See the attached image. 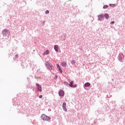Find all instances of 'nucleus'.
Instances as JSON below:
<instances>
[{
    "instance_id": "9",
    "label": "nucleus",
    "mask_w": 125,
    "mask_h": 125,
    "mask_svg": "<svg viewBox=\"0 0 125 125\" xmlns=\"http://www.w3.org/2000/svg\"><path fill=\"white\" fill-rule=\"evenodd\" d=\"M59 49L58 45H55L54 46V49L56 50V51H58V49Z\"/></svg>"
},
{
    "instance_id": "2",
    "label": "nucleus",
    "mask_w": 125,
    "mask_h": 125,
    "mask_svg": "<svg viewBox=\"0 0 125 125\" xmlns=\"http://www.w3.org/2000/svg\"><path fill=\"white\" fill-rule=\"evenodd\" d=\"M45 65H46V66H47V67L48 68V69H49V70H51V69L52 68V64H51V63H50L48 62H45Z\"/></svg>"
},
{
    "instance_id": "22",
    "label": "nucleus",
    "mask_w": 125,
    "mask_h": 125,
    "mask_svg": "<svg viewBox=\"0 0 125 125\" xmlns=\"http://www.w3.org/2000/svg\"><path fill=\"white\" fill-rule=\"evenodd\" d=\"M55 78H57V77H55Z\"/></svg>"
},
{
    "instance_id": "10",
    "label": "nucleus",
    "mask_w": 125,
    "mask_h": 125,
    "mask_svg": "<svg viewBox=\"0 0 125 125\" xmlns=\"http://www.w3.org/2000/svg\"><path fill=\"white\" fill-rule=\"evenodd\" d=\"M84 86L85 87H88V86H90V83H85Z\"/></svg>"
},
{
    "instance_id": "7",
    "label": "nucleus",
    "mask_w": 125,
    "mask_h": 125,
    "mask_svg": "<svg viewBox=\"0 0 125 125\" xmlns=\"http://www.w3.org/2000/svg\"><path fill=\"white\" fill-rule=\"evenodd\" d=\"M98 18H99V20L100 21H101V19H102V18H103V17H104V15L103 14H101V15H99L98 16Z\"/></svg>"
},
{
    "instance_id": "11",
    "label": "nucleus",
    "mask_w": 125,
    "mask_h": 125,
    "mask_svg": "<svg viewBox=\"0 0 125 125\" xmlns=\"http://www.w3.org/2000/svg\"><path fill=\"white\" fill-rule=\"evenodd\" d=\"M62 67H66L67 66V62H63L62 63Z\"/></svg>"
},
{
    "instance_id": "12",
    "label": "nucleus",
    "mask_w": 125,
    "mask_h": 125,
    "mask_svg": "<svg viewBox=\"0 0 125 125\" xmlns=\"http://www.w3.org/2000/svg\"><path fill=\"white\" fill-rule=\"evenodd\" d=\"M47 54H49V51L48 50L46 51L45 52L43 53V55H46Z\"/></svg>"
},
{
    "instance_id": "24",
    "label": "nucleus",
    "mask_w": 125,
    "mask_h": 125,
    "mask_svg": "<svg viewBox=\"0 0 125 125\" xmlns=\"http://www.w3.org/2000/svg\"><path fill=\"white\" fill-rule=\"evenodd\" d=\"M55 78H57V77H55Z\"/></svg>"
},
{
    "instance_id": "5",
    "label": "nucleus",
    "mask_w": 125,
    "mask_h": 125,
    "mask_svg": "<svg viewBox=\"0 0 125 125\" xmlns=\"http://www.w3.org/2000/svg\"><path fill=\"white\" fill-rule=\"evenodd\" d=\"M59 94L60 96H64V91L63 90L60 91L59 92Z\"/></svg>"
},
{
    "instance_id": "16",
    "label": "nucleus",
    "mask_w": 125,
    "mask_h": 125,
    "mask_svg": "<svg viewBox=\"0 0 125 125\" xmlns=\"http://www.w3.org/2000/svg\"><path fill=\"white\" fill-rule=\"evenodd\" d=\"M75 63H76V62L75 61H72L71 64L74 65V64H75Z\"/></svg>"
},
{
    "instance_id": "13",
    "label": "nucleus",
    "mask_w": 125,
    "mask_h": 125,
    "mask_svg": "<svg viewBox=\"0 0 125 125\" xmlns=\"http://www.w3.org/2000/svg\"><path fill=\"white\" fill-rule=\"evenodd\" d=\"M104 17L106 18V19H108L109 18V15L107 14H105Z\"/></svg>"
},
{
    "instance_id": "14",
    "label": "nucleus",
    "mask_w": 125,
    "mask_h": 125,
    "mask_svg": "<svg viewBox=\"0 0 125 125\" xmlns=\"http://www.w3.org/2000/svg\"><path fill=\"white\" fill-rule=\"evenodd\" d=\"M58 70L59 71V72H61V73H62V69H61V68H60V67L58 68Z\"/></svg>"
},
{
    "instance_id": "17",
    "label": "nucleus",
    "mask_w": 125,
    "mask_h": 125,
    "mask_svg": "<svg viewBox=\"0 0 125 125\" xmlns=\"http://www.w3.org/2000/svg\"><path fill=\"white\" fill-rule=\"evenodd\" d=\"M45 13L46 14H48L49 13V10L46 11Z\"/></svg>"
},
{
    "instance_id": "18",
    "label": "nucleus",
    "mask_w": 125,
    "mask_h": 125,
    "mask_svg": "<svg viewBox=\"0 0 125 125\" xmlns=\"http://www.w3.org/2000/svg\"><path fill=\"white\" fill-rule=\"evenodd\" d=\"M56 66H57V67L58 68H59V67H60V66H59V65L58 64H56Z\"/></svg>"
},
{
    "instance_id": "15",
    "label": "nucleus",
    "mask_w": 125,
    "mask_h": 125,
    "mask_svg": "<svg viewBox=\"0 0 125 125\" xmlns=\"http://www.w3.org/2000/svg\"><path fill=\"white\" fill-rule=\"evenodd\" d=\"M108 7H109V6L105 5L104 6V9H106V8H108Z\"/></svg>"
},
{
    "instance_id": "8",
    "label": "nucleus",
    "mask_w": 125,
    "mask_h": 125,
    "mask_svg": "<svg viewBox=\"0 0 125 125\" xmlns=\"http://www.w3.org/2000/svg\"><path fill=\"white\" fill-rule=\"evenodd\" d=\"M3 35H7V34H8V31L6 29H4V30H3Z\"/></svg>"
},
{
    "instance_id": "6",
    "label": "nucleus",
    "mask_w": 125,
    "mask_h": 125,
    "mask_svg": "<svg viewBox=\"0 0 125 125\" xmlns=\"http://www.w3.org/2000/svg\"><path fill=\"white\" fill-rule=\"evenodd\" d=\"M62 107L64 110L66 112L67 111V108H66V103H63L62 104Z\"/></svg>"
},
{
    "instance_id": "20",
    "label": "nucleus",
    "mask_w": 125,
    "mask_h": 125,
    "mask_svg": "<svg viewBox=\"0 0 125 125\" xmlns=\"http://www.w3.org/2000/svg\"><path fill=\"white\" fill-rule=\"evenodd\" d=\"M114 23H115V21H113L111 22V24H114Z\"/></svg>"
},
{
    "instance_id": "4",
    "label": "nucleus",
    "mask_w": 125,
    "mask_h": 125,
    "mask_svg": "<svg viewBox=\"0 0 125 125\" xmlns=\"http://www.w3.org/2000/svg\"><path fill=\"white\" fill-rule=\"evenodd\" d=\"M36 85L37 86L38 90L42 92V86L40 85L39 84L36 83Z\"/></svg>"
},
{
    "instance_id": "1",
    "label": "nucleus",
    "mask_w": 125,
    "mask_h": 125,
    "mask_svg": "<svg viewBox=\"0 0 125 125\" xmlns=\"http://www.w3.org/2000/svg\"><path fill=\"white\" fill-rule=\"evenodd\" d=\"M42 119L43 120V121H49L50 120V117L43 114L42 115Z\"/></svg>"
},
{
    "instance_id": "23",
    "label": "nucleus",
    "mask_w": 125,
    "mask_h": 125,
    "mask_svg": "<svg viewBox=\"0 0 125 125\" xmlns=\"http://www.w3.org/2000/svg\"><path fill=\"white\" fill-rule=\"evenodd\" d=\"M55 78H57V77H55Z\"/></svg>"
},
{
    "instance_id": "3",
    "label": "nucleus",
    "mask_w": 125,
    "mask_h": 125,
    "mask_svg": "<svg viewBox=\"0 0 125 125\" xmlns=\"http://www.w3.org/2000/svg\"><path fill=\"white\" fill-rule=\"evenodd\" d=\"M73 83L74 81H71V82H70L69 86H70V87H76L77 84L73 85Z\"/></svg>"
},
{
    "instance_id": "21",
    "label": "nucleus",
    "mask_w": 125,
    "mask_h": 125,
    "mask_svg": "<svg viewBox=\"0 0 125 125\" xmlns=\"http://www.w3.org/2000/svg\"><path fill=\"white\" fill-rule=\"evenodd\" d=\"M64 83H67V82H65Z\"/></svg>"
},
{
    "instance_id": "19",
    "label": "nucleus",
    "mask_w": 125,
    "mask_h": 125,
    "mask_svg": "<svg viewBox=\"0 0 125 125\" xmlns=\"http://www.w3.org/2000/svg\"><path fill=\"white\" fill-rule=\"evenodd\" d=\"M39 98H42V95L39 96Z\"/></svg>"
}]
</instances>
